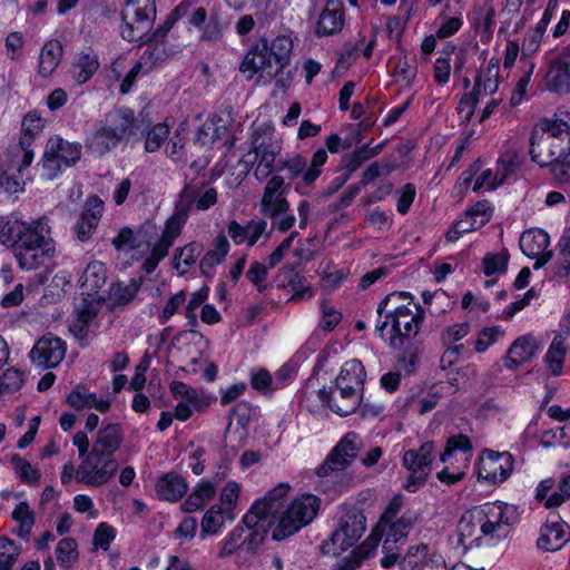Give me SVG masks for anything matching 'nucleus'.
<instances>
[{"instance_id": "1", "label": "nucleus", "mask_w": 570, "mask_h": 570, "mask_svg": "<svg viewBox=\"0 0 570 570\" xmlns=\"http://www.w3.org/2000/svg\"><path fill=\"white\" fill-rule=\"evenodd\" d=\"M424 321V311L417 304L397 306L385 315V321L375 326L380 337L397 351V366L411 374L417 363L419 345L416 336Z\"/></svg>"}, {"instance_id": "2", "label": "nucleus", "mask_w": 570, "mask_h": 570, "mask_svg": "<svg viewBox=\"0 0 570 570\" xmlns=\"http://www.w3.org/2000/svg\"><path fill=\"white\" fill-rule=\"evenodd\" d=\"M218 194L213 187L203 193L197 187L186 185L179 194L174 213L165 222L161 234L154 243L149 256L142 263L146 274L153 273L167 255L174 242L180 236L193 207L199 212L209 209L217 203Z\"/></svg>"}, {"instance_id": "3", "label": "nucleus", "mask_w": 570, "mask_h": 570, "mask_svg": "<svg viewBox=\"0 0 570 570\" xmlns=\"http://www.w3.org/2000/svg\"><path fill=\"white\" fill-rule=\"evenodd\" d=\"M139 287H99L98 291L82 293L75 303L77 320L69 326V331L78 340L88 335V325L97 316L98 312L106 307H115L129 303Z\"/></svg>"}, {"instance_id": "4", "label": "nucleus", "mask_w": 570, "mask_h": 570, "mask_svg": "<svg viewBox=\"0 0 570 570\" xmlns=\"http://www.w3.org/2000/svg\"><path fill=\"white\" fill-rule=\"evenodd\" d=\"M135 126V114L130 108L121 107L106 114L104 120L95 124L87 136L86 146L95 155L104 156L116 148Z\"/></svg>"}, {"instance_id": "5", "label": "nucleus", "mask_w": 570, "mask_h": 570, "mask_svg": "<svg viewBox=\"0 0 570 570\" xmlns=\"http://www.w3.org/2000/svg\"><path fill=\"white\" fill-rule=\"evenodd\" d=\"M51 228L47 216L32 220V228L20 238L14 256L22 269L31 271L43 265L55 255Z\"/></svg>"}, {"instance_id": "6", "label": "nucleus", "mask_w": 570, "mask_h": 570, "mask_svg": "<svg viewBox=\"0 0 570 570\" xmlns=\"http://www.w3.org/2000/svg\"><path fill=\"white\" fill-rule=\"evenodd\" d=\"M289 487L279 484L271 490L263 499L255 501L243 518V523L250 530L249 537L242 541L252 550L263 542L265 527L269 523V518L278 513L282 507V500L287 495Z\"/></svg>"}, {"instance_id": "7", "label": "nucleus", "mask_w": 570, "mask_h": 570, "mask_svg": "<svg viewBox=\"0 0 570 570\" xmlns=\"http://www.w3.org/2000/svg\"><path fill=\"white\" fill-rule=\"evenodd\" d=\"M281 151L282 144L275 138L273 127L259 125L252 129L250 150L244 156V163L256 164L255 177L266 179L275 169V160Z\"/></svg>"}, {"instance_id": "8", "label": "nucleus", "mask_w": 570, "mask_h": 570, "mask_svg": "<svg viewBox=\"0 0 570 570\" xmlns=\"http://www.w3.org/2000/svg\"><path fill=\"white\" fill-rule=\"evenodd\" d=\"M321 501L316 495L303 494L295 498L279 514L272 538L282 541L309 524L318 513Z\"/></svg>"}, {"instance_id": "9", "label": "nucleus", "mask_w": 570, "mask_h": 570, "mask_svg": "<svg viewBox=\"0 0 570 570\" xmlns=\"http://www.w3.org/2000/svg\"><path fill=\"white\" fill-rule=\"evenodd\" d=\"M366 529V518L355 505H345L337 529L328 541L321 546L323 554L338 556L353 547Z\"/></svg>"}, {"instance_id": "10", "label": "nucleus", "mask_w": 570, "mask_h": 570, "mask_svg": "<svg viewBox=\"0 0 570 570\" xmlns=\"http://www.w3.org/2000/svg\"><path fill=\"white\" fill-rule=\"evenodd\" d=\"M81 150L79 142L68 141L60 136L51 137L41 157V177L47 180L56 179L80 159Z\"/></svg>"}, {"instance_id": "11", "label": "nucleus", "mask_w": 570, "mask_h": 570, "mask_svg": "<svg viewBox=\"0 0 570 570\" xmlns=\"http://www.w3.org/2000/svg\"><path fill=\"white\" fill-rule=\"evenodd\" d=\"M472 449L471 440L464 434L449 438L441 454V461L446 465L438 472V479L449 485L462 480L471 459Z\"/></svg>"}, {"instance_id": "12", "label": "nucleus", "mask_w": 570, "mask_h": 570, "mask_svg": "<svg viewBox=\"0 0 570 570\" xmlns=\"http://www.w3.org/2000/svg\"><path fill=\"white\" fill-rule=\"evenodd\" d=\"M485 544L492 546L508 537L515 522V510L512 505L497 501L479 505Z\"/></svg>"}, {"instance_id": "13", "label": "nucleus", "mask_w": 570, "mask_h": 570, "mask_svg": "<svg viewBox=\"0 0 570 570\" xmlns=\"http://www.w3.org/2000/svg\"><path fill=\"white\" fill-rule=\"evenodd\" d=\"M10 157L0 164V194L18 195L24 191V176L31 165L35 153L30 148L13 146Z\"/></svg>"}, {"instance_id": "14", "label": "nucleus", "mask_w": 570, "mask_h": 570, "mask_svg": "<svg viewBox=\"0 0 570 570\" xmlns=\"http://www.w3.org/2000/svg\"><path fill=\"white\" fill-rule=\"evenodd\" d=\"M327 158L328 155L325 148H318L313 154L309 163H307L303 155L294 154L281 160L277 169L286 171L287 178L291 180L299 178L295 185V189L298 191L303 187L312 188L314 186L323 173V166L326 164Z\"/></svg>"}, {"instance_id": "15", "label": "nucleus", "mask_w": 570, "mask_h": 570, "mask_svg": "<svg viewBox=\"0 0 570 570\" xmlns=\"http://www.w3.org/2000/svg\"><path fill=\"white\" fill-rule=\"evenodd\" d=\"M121 36L127 41H138L147 36L156 16L155 0H127L122 10Z\"/></svg>"}, {"instance_id": "16", "label": "nucleus", "mask_w": 570, "mask_h": 570, "mask_svg": "<svg viewBox=\"0 0 570 570\" xmlns=\"http://www.w3.org/2000/svg\"><path fill=\"white\" fill-rule=\"evenodd\" d=\"M435 458V444L431 441L403 453L402 464L409 471L407 481L403 484L406 491L415 492L426 482Z\"/></svg>"}, {"instance_id": "17", "label": "nucleus", "mask_w": 570, "mask_h": 570, "mask_svg": "<svg viewBox=\"0 0 570 570\" xmlns=\"http://www.w3.org/2000/svg\"><path fill=\"white\" fill-rule=\"evenodd\" d=\"M187 10V3H179L168 16L164 24L160 26L153 35L148 36L146 40H144L146 49L137 61L138 63H141V66L146 69H150L153 66L164 61L168 57L165 38L174 23L183 16H185Z\"/></svg>"}, {"instance_id": "18", "label": "nucleus", "mask_w": 570, "mask_h": 570, "mask_svg": "<svg viewBox=\"0 0 570 570\" xmlns=\"http://www.w3.org/2000/svg\"><path fill=\"white\" fill-rule=\"evenodd\" d=\"M117 469L118 462L114 458L90 450L77 468L76 481L87 487H100L114 476Z\"/></svg>"}, {"instance_id": "19", "label": "nucleus", "mask_w": 570, "mask_h": 570, "mask_svg": "<svg viewBox=\"0 0 570 570\" xmlns=\"http://www.w3.org/2000/svg\"><path fill=\"white\" fill-rule=\"evenodd\" d=\"M358 450L357 435L354 432L345 434L318 466L317 475L327 476L334 471L345 470L356 458Z\"/></svg>"}, {"instance_id": "20", "label": "nucleus", "mask_w": 570, "mask_h": 570, "mask_svg": "<svg viewBox=\"0 0 570 570\" xmlns=\"http://www.w3.org/2000/svg\"><path fill=\"white\" fill-rule=\"evenodd\" d=\"M513 470V458L509 452L485 450L478 464V475L489 483L505 481Z\"/></svg>"}, {"instance_id": "21", "label": "nucleus", "mask_w": 570, "mask_h": 570, "mask_svg": "<svg viewBox=\"0 0 570 570\" xmlns=\"http://www.w3.org/2000/svg\"><path fill=\"white\" fill-rule=\"evenodd\" d=\"M318 397L322 403L341 416L352 414L362 402V395L354 392L353 389L351 390L343 381L341 384L334 382L328 390H320Z\"/></svg>"}, {"instance_id": "22", "label": "nucleus", "mask_w": 570, "mask_h": 570, "mask_svg": "<svg viewBox=\"0 0 570 570\" xmlns=\"http://www.w3.org/2000/svg\"><path fill=\"white\" fill-rule=\"evenodd\" d=\"M535 500L547 509L562 505L570 500V472H563L556 482L552 478L542 480L535 489Z\"/></svg>"}, {"instance_id": "23", "label": "nucleus", "mask_w": 570, "mask_h": 570, "mask_svg": "<svg viewBox=\"0 0 570 570\" xmlns=\"http://www.w3.org/2000/svg\"><path fill=\"white\" fill-rule=\"evenodd\" d=\"M227 234L235 245H246L247 247L255 246L261 239L267 242L269 238L267 222L263 218L250 219L245 225L235 219L229 220Z\"/></svg>"}, {"instance_id": "24", "label": "nucleus", "mask_w": 570, "mask_h": 570, "mask_svg": "<svg viewBox=\"0 0 570 570\" xmlns=\"http://www.w3.org/2000/svg\"><path fill=\"white\" fill-rule=\"evenodd\" d=\"M66 343L51 334L43 335L31 348L29 356L32 363L45 367H56L66 355Z\"/></svg>"}, {"instance_id": "25", "label": "nucleus", "mask_w": 570, "mask_h": 570, "mask_svg": "<svg viewBox=\"0 0 570 570\" xmlns=\"http://www.w3.org/2000/svg\"><path fill=\"white\" fill-rule=\"evenodd\" d=\"M259 206L261 214L271 219H276L289 209L282 176L275 175L266 183Z\"/></svg>"}, {"instance_id": "26", "label": "nucleus", "mask_w": 570, "mask_h": 570, "mask_svg": "<svg viewBox=\"0 0 570 570\" xmlns=\"http://www.w3.org/2000/svg\"><path fill=\"white\" fill-rule=\"evenodd\" d=\"M550 237L548 233L540 228H531L522 233L520 237V248L530 258L535 259L534 269L541 268L552 257V252L548 249Z\"/></svg>"}, {"instance_id": "27", "label": "nucleus", "mask_w": 570, "mask_h": 570, "mask_svg": "<svg viewBox=\"0 0 570 570\" xmlns=\"http://www.w3.org/2000/svg\"><path fill=\"white\" fill-rule=\"evenodd\" d=\"M481 514L479 507H474L468 511H465L456 528L459 543L464 549L478 548L485 544V540L483 537Z\"/></svg>"}, {"instance_id": "28", "label": "nucleus", "mask_w": 570, "mask_h": 570, "mask_svg": "<svg viewBox=\"0 0 570 570\" xmlns=\"http://www.w3.org/2000/svg\"><path fill=\"white\" fill-rule=\"evenodd\" d=\"M345 23V7L342 0H327L316 21L315 35L330 37L342 31Z\"/></svg>"}, {"instance_id": "29", "label": "nucleus", "mask_w": 570, "mask_h": 570, "mask_svg": "<svg viewBox=\"0 0 570 570\" xmlns=\"http://www.w3.org/2000/svg\"><path fill=\"white\" fill-rule=\"evenodd\" d=\"M530 145L531 159L540 167L557 164V160H561L560 156L557 155L558 153H556L551 135H548L546 129L542 128V120L535 125Z\"/></svg>"}, {"instance_id": "30", "label": "nucleus", "mask_w": 570, "mask_h": 570, "mask_svg": "<svg viewBox=\"0 0 570 570\" xmlns=\"http://www.w3.org/2000/svg\"><path fill=\"white\" fill-rule=\"evenodd\" d=\"M104 213V203L98 197H89L80 217L73 226V233L80 242L89 240L95 234Z\"/></svg>"}, {"instance_id": "31", "label": "nucleus", "mask_w": 570, "mask_h": 570, "mask_svg": "<svg viewBox=\"0 0 570 570\" xmlns=\"http://www.w3.org/2000/svg\"><path fill=\"white\" fill-rule=\"evenodd\" d=\"M538 350L539 344L533 335L520 336L509 347L503 358L504 366L510 371H515L520 365L532 360Z\"/></svg>"}, {"instance_id": "32", "label": "nucleus", "mask_w": 570, "mask_h": 570, "mask_svg": "<svg viewBox=\"0 0 570 570\" xmlns=\"http://www.w3.org/2000/svg\"><path fill=\"white\" fill-rule=\"evenodd\" d=\"M262 45H266V55L273 62V69L268 70L269 77H276L281 73L291 62V56L293 51V40L291 36H277L271 42L266 39L261 41Z\"/></svg>"}, {"instance_id": "33", "label": "nucleus", "mask_w": 570, "mask_h": 570, "mask_svg": "<svg viewBox=\"0 0 570 570\" xmlns=\"http://www.w3.org/2000/svg\"><path fill=\"white\" fill-rule=\"evenodd\" d=\"M230 250V244L224 232L218 233L213 240V248L207 250L199 261V272L207 279H212L216 274V268L227 257Z\"/></svg>"}, {"instance_id": "34", "label": "nucleus", "mask_w": 570, "mask_h": 570, "mask_svg": "<svg viewBox=\"0 0 570 570\" xmlns=\"http://www.w3.org/2000/svg\"><path fill=\"white\" fill-rule=\"evenodd\" d=\"M100 67L99 57L88 48L76 52L69 67V75L77 85L89 81Z\"/></svg>"}, {"instance_id": "35", "label": "nucleus", "mask_w": 570, "mask_h": 570, "mask_svg": "<svg viewBox=\"0 0 570 570\" xmlns=\"http://www.w3.org/2000/svg\"><path fill=\"white\" fill-rule=\"evenodd\" d=\"M266 45L256 43L252 46L244 56L239 70L246 75L248 79L253 78L258 71L266 72L268 76V70H274L273 62L266 55Z\"/></svg>"}, {"instance_id": "36", "label": "nucleus", "mask_w": 570, "mask_h": 570, "mask_svg": "<svg viewBox=\"0 0 570 570\" xmlns=\"http://www.w3.org/2000/svg\"><path fill=\"white\" fill-rule=\"evenodd\" d=\"M188 490L185 479L174 472L160 476L156 483V493L160 500L176 502L181 499Z\"/></svg>"}, {"instance_id": "37", "label": "nucleus", "mask_w": 570, "mask_h": 570, "mask_svg": "<svg viewBox=\"0 0 570 570\" xmlns=\"http://www.w3.org/2000/svg\"><path fill=\"white\" fill-rule=\"evenodd\" d=\"M204 252V246L200 242L193 240L184 246L175 248L173 254V268L179 274H187L197 263Z\"/></svg>"}, {"instance_id": "38", "label": "nucleus", "mask_w": 570, "mask_h": 570, "mask_svg": "<svg viewBox=\"0 0 570 570\" xmlns=\"http://www.w3.org/2000/svg\"><path fill=\"white\" fill-rule=\"evenodd\" d=\"M31 228L32 222L28 224L12 215L0 216V244L14 249Z\"/></svg>"}, {"instance_id": "39", "label": "nucleus", "mask_w": 570, "mask_h": 570, "mask_svg": "<svg viewBox=\"0 0 570 570\" xmlns=\"http://www.w3.org/2000/svg\"><path fill=\"white\" fill-rule=\"evenodd\" d=\"M542 128L551 135L557 155L566 159L570 154V124L561 119H544Z\"/></svg>"}, {"instance_id": "40", "label": "nucleus", "mask_w": 570, "mask_h": 570, "mask_svg": "<svg viewBox=\"0 0 570 570\" xmlns=\"http://www.w3.org/2000/svg\"><path fill=\"white\" fill-rule=\"evenodd\" d=\"M63 55V47L59 40L47 41L38 57V72L41 77L51 76L59 66Z\"/></svg>"}, {"instance_id": "41", "label": "nucleus", "mask_w": 570, "mask_h": 570, "mask_svg": "<svg viewBox=\"0 0 570 570\" xmlns=\"http://www.w3.org/2000/svg\"><path fill=\"white\" fill-rule=\"evenodd\" d=\"M11 519L17 523L11 533L19 539L29 541L36 524V513L27 502H19L11 512Z\"/></svg>"}, {"instance_id": "42", "label": "nucleus", "mask_w": 570, "mask_h": 570, "mask_svg": "<svg viewBox=\"0 0 570 570\" xmlns=\"http://www.w3.org/2000/svg\"><path fill=\"white\" fill-rule=\"evenodd\" d=\"M122 442L121 429L118 424H109L98 432L97 440L91 450L100 454L112 458Z\"/></svg>"}, {"instance_id": "43", "label": "nucleus", "mask_w": 570, "mask_h": 570, "mask_svg": "<svg viewBox=\"0 0 570 570\" xmlns=\"http://www.w3.org/2000/svg\"><path fill=\"white\" fill-rule=\"evenodd\" d=\"M417 520V513L406 511L400 518L394 519L391 522H384L382 527L387 528L384 541L396 543L401 539H405L411 529L416 524Z\"/></svg>"}, {"instance_id": "44", "label": "nucleus", "mask_w": 570, "mask_h": 570, "mask_svg": "<svg viewBox=\"0 0 570 570\" xmlns=\"http://www.w3.org/2000/svg\"><path fill=\"white\" fill-rule=\"evenodd\" d=\"M365 368L361 361L354 358L345 362L335 382L341 384L343 381L351 390L362 395L364 381H365Z\"/></svg>"}, {"instance_id": "45", "label": "nucleus", "mask_w": 570, "mask_h": 570, "mask_svg": "<svg viewBox=\"0 0 570 570\" xmlns=\"http://www.w3.org/2000/svg\"><path fill=\"white\" fill-rule=\"evenodd\" d=\"M549 88L558 94H570V63L563 59L552 62L548 72Z\"/></svg>"}, {"instance_id": "46", "label": "nucleus", "mask_w": 570, "mask_h": 570, "mask_svg": "<svg viewBox=\"0 0 570 570\" xmlns=\"http://www.w3.org/2000/svg\"><path fill=\"white\" fill-rule=\"evenodd\" d=\"M564 537L566 533L562 524L558 522L544 524L540 529L537 546L543 551H557L566 543Z\"/></svg>"}, {"instance_id": "47", "label": "nucleus", "mask_w": 570, "mask_h": 570, "mask_svg": "<svg viewBox=\"0 0 570 570\" xmlns=\"http://www.w3.org/2000/svg\"><path fill=\"white\" fill-rule=\"evenodd\" d=\"M55 558L59 567L69 570L79 561V550L76 539L71 537L62 538L55 548Z\"/></svg>"}, {"instance_id": "48", "label": "nucleus", "mask_w": 570, "mask_h": 570, "mask_svg": "<svg viewBox=\"0 0 570 570\" xmlns=\"http://www.w3.org/2000/svg\"><path fill=\"white\" fill-rule=\"evenodd\" d=\"M227 514L220 505L210 507L204 514L200 523V537L215 535L219 533L222 528L225 525Z\"/></svg>"}, {"instance_id": "49", "label": "nucleus", "mask_w": 570, "mask_h": 570, "mask_svg": "<svg viewBox=\"0 0 570 570\" xmlns=\"http://www.w3.org/2000/svg\"><path fill=\"white\" fill-rule=\"evenodd\" d=\"M371 142L372 140L344 157V164L348 171L353 173L357 170L363 163L381 154L384 142L377 144L373 147L371 146Z\"/></svg>"}, {"instance_id": "50", "label": "nucleus", "mask_w": 570, "mask_h": 570, "mask_svg": "<svg viewBox=\"0 0 570 570\" xmlns=\"http://www.w3.org/2000/svg\"><path fill=\"white\" fill-rule=\"evenodd\" d=\"M45 127V120L36 111L28 112L22 119L21 131L22 137L17 146L29 148L32 140L39 135Z\"/></svg>"}, {"instance_id": "51", "label": "nucleus", "mask_w": 570, "mask_h": 570, "mask_svg": "<svg viewBox=\"0 0 570 570\" xmlns=\"http://www.w3.org/2000/svg\"><path fill=\"white\" fill-rule=\"evenodd\" d=\"M428 552L429 547L425 543L410 547L399 561V568L401 570H420L425 562L430 561V559H428Z\"/></svg>"}, {"instance_id": "52", "label": "nucleus", "mask_w": 570, "mask_h": 570, "mask_svg": "<svg viewBox=\"0 0 570 570\" xmlns=\"http://www.w3.org/2000/svg\"><path fill=\"white\" fill-rule=\"evenodd\" d=\"M239 493L240 485L236 481H228L220 492V503L218 505H220L225 510L228 522H233L235 520L234 510L236 508Z\"/></svg>"}, {"instance_id": "53", "label": "nucleus", "mask_w": 570, "mask_h": 570, "mask_svg": "<svg viewBox=\"0 0 570 570\" xmlns=\"http://www.w3.org/2000/svg\"><path fill=\"white\" fill-rule=\"evenodd\" d=\"M108 279L106 265L99 261L90 262L80 276V285H105Z\"/></svg>"}, {"instance_id": "54", "label": "nucleus", "mask_w": 570, "mask_h": 570, "mask_svg": "<svg viewBox=\"0 0 570 570\" xmlns=\"http://www.w3.org/2000/svg\"><path fill=\"white\" fill-rule=\"evenodd\" d=\"M498 72H499L498 62H493V60H491L489 62L487 70L484 72L480 73L475 78L476 87L479 89L482 88V91L485 96L493 95L498 90V88H499Z\"/></svg>"}, {"instance_id": "55", "label": "nucleus", "mask_w": 570, "mask_h": 570, "mask_svg": "<svg viewBox=\"0 0 570 570\" xmlns=\"http://www.w3.org/2000/svg\"><path fill=\"white\" fill-rule=\"evenodd\" d=\"M501 166H503V173L500 178L498 177V174H494L491 169L482 171L473 185V191H479L483 188L494 189L497 186L502 184L507 176L512 171V166H505L504 163H501Z\"/></svg>"}, {"instance_id": "56", "label": "nucleus", "mask_w": 570, "mask_h": 570, "mask_svg": "<svg viewBox=\"0 0 570 570\" xmlns=\"http://www.w3.org/2000/svg\"><path fill=\"white\" fill-rule=\"evenodd\" d=\"M169 136V126L165 122H158L155 126H153L147 135L145 140V149L148 153H155L157 151L161 144L168 138Z\"/></svg>"}, {"instance_id": "57", "label": "nucleus", "mask_w": 570, "mask_h": 570, "mask_svg": "<svg viewBox=\"0 0 570 570\" xmlns=\"http://www.w3.org/2000/svg\"><path fill=\"white\" fill-rule=\"evenodd\" d=\"M566 353L564 344L552 341L544 356V361L553 375L561 374Z\"/></svg>"}, {"instance_id": "58", "label": "nucleus", "mask_w": 570, "mask_h": 570, "mask_svg": "<svg viewBox=\"0 0 570 570\" xmlns=\"http://www.w3.org/2000/svg\"><path fill=\"white\" fill-rule=\"evenodd\" d=\"M20 553L19 547L8 537L0 538V570H11Z\"/></svg>"}, {"instance_id": "59", "label": "nucleus", "mask_w": 570, "mask_h": 570, "mask_svg": "<svg viewBox=\"0 0 570 570\" xmlns=\"http://www.w3.org/2000/svg\"><path fill=\"white\" fill-rule=\"evenodd\" d=\"M24 382V373L16 367H9L0 376V394L14 393L21 389Z\"/></svg>"}, {"instance_id": "60", "label": "nucleus", "mask_w": 570, "mask_h": 570, "mask_svg": "<svg viewBox=\"0 0 570 570\" xmlns=\"http://www.w3.org/2000/svg\"><path fill=\"white\" fill-rule=\"evenodd\" d=\"M11 463L14 465L16 472L23 483L37 484L39 482L40 473L38 470L32 468L29 461L23 460L18 454H14L11 456Z\"/></svg>"}, {"instance_id": "61", "label": "nucleus", "mask_w": 570, "mask_h": 570, "mask_svg": "<svg viewBox=\"0 0 570 570\" xmlns=\"http://www.w3.org/2000/svg\"><path fill=\"white\" fill-rule=\"evenodd\" d=\"M483 272L487 276L503 274L508 266L507 254H487L482 259Z\"/></svg>"}, {"instance_id": "62", "label": "nucleus", "mask_w": 570, "mask_h": 570, "mask_svg": "<svg viewBox=\"0 0 570 570\" xmlns=\"http://www.w3.org/2000/svg\"><path fill=\"white\" fill-rule=\"evenodd\" d=\"M464 213L476 223V226L483 227L490 222L493 208L488 200H480L469 207Z\"/></svg>"}, {"instance_id": "63", "label": "nucleus", "mask_w": 570, "mask_h": 570, "mask_svg": "<svg viewBox=\"0 0 570 570\" xmlns=\"http://www.w3.org/2000/svg\"><path fill=\"white\" fill-rule=\"evenodd\" d=\"M115 538L116 530L108 523L101 522L97 525L94 532L92 543L95 548H100L104 551H107Z\"/></svg>"}, {"instance_id": "64", "label": "nucleus", "mask_w": 570, "mask_h": 570, "mask_svg": "<svg viewBox=\"0 0 570 570\" xmlns=\"http://www.w3.org/2000/svg\"><path fill=\"white\" fill-rule=\"evenodd\" d=\"M250 385L254 390L262 393H272L278 386H273V379L269 372L265 368H258L250 374Z\"/></svg>"}]
</instances>
